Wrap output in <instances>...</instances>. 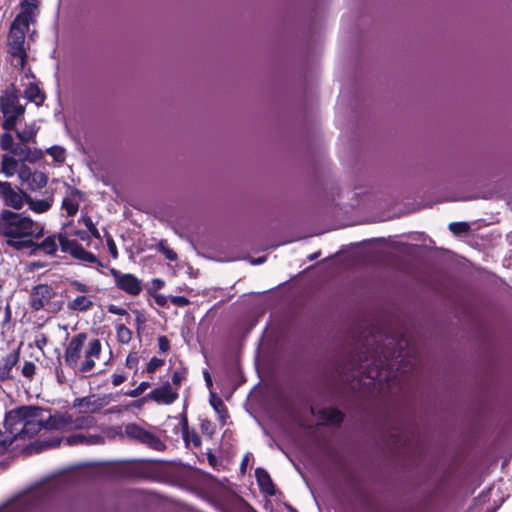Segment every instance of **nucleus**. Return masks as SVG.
Segmentation results:
<instances>
[{"instance_id": "17", "label": "nucleus", "mask_w": 512, "mask_h": 512, "mask_svg": "<svg viewBox=\"0 0 512 512\" xmlns=\"http://www.w3.org/2000/svg\"><path fill=\"white\" fill-rule=\"evenodd\" d=\"M312 413L316 414L323 424L340 425L344 419V414L336 408H324L317 413L312 408Z\"/></svg>"}, {"instance_id": "32", "label": "nucleus", "mask_w": 512, "mask_h": 512, "mask_svg": "<svg viewBox=\"0 0 512 512\" xmlns=\"http://www.w3.org/2000/svg\"><path fill=\"white\" fill-rule=\"evenodd\" d=\"M62 208L66 210L68 216H74L78 212L79 203L70 198H64Z\"/></svg>"}, {"instance_id": "53", "label": "nucleus", "mask_w": 512, "mask_h": 512, "mask_svg": "<svg viewBox=\"0 0 512 512\" xmlns=\"http://www.w3.org/2000/svg\"><path fill=\"white\" fill-rule=\"evenodd\" d=\"M152 283H153L155 289H161L165 284L164 281L159 278L153 279Z\"/></svg>"}, {"instance_id": "60", "label": "nucleus", "mask_w": 512, "mask_h": 512, "mask_svg": "<svg viewBox=\"0 0 512 512\" xmlns=\"http://www.w3.org/2000/svg\"><path fill=\"white\" fill-rule=\"evenodd\" d=\"M74 194L81 195V191H79V190L75 189V190H74Z\"/></svg>"}, {"instance_id": "6", "label": "nucleus", "mask_w": 512, "mask_h": 512, "mask_svg": "<svg viewBox=\"0 0 512 512\" xmlns=\"http://www.w3.org/2000/svg\"><path fill=\"white\" fill-rule=\"evenodd\" d=\"M0 111L3 115L1 123L5 131H11L25 114V106L20 104L18 91L14 85L6 89L0 97Z\"/></svg>"}, {"instance_id": "3", "label": "nucleus", "mask_w": 512, "mask_h": 512, "mask_svg": "<svg viewBox=\"0 0 512 512\" xmlns=\"http://www.w3.org/2000/svg\"><path fill=\"white\" fill-rule=\"evenodd\" d=\"M87 339L86 333H78L69 340L65 347L64 363L75 373L87 374L91 372L95 367L96 360L100 358L102 344L98 338H94L88 342L84 350V357L81 360Z\"/></svg>"}, {"instance_id": "51", "label": "nucleus", "mask_w": 512, "mask_h": 512, "mask_svg": "<svg viewBox=\"0 0 512 512\" xmlns=\"http://www.w3.org/2000/svg\"><path fill=\"white\" fill-rule=\"evenodd\" d=\"M154 300L157 305L164 307L167 304V297L161 294H157L154 296Z\"/></svg>"}, {"instance_id": "8", "label": "nucleus", "mask_w": 512, "mask_h": 512, "mask_svg": "<svg viewBox=\"0 0 512 512\" xmlns=\"http://www.w3.org/2000/svg\"><path fill=\"white\" fill-rule=\"evenodd\" d=\"M26 194V191L17 186H12L10 182L0 180V199L5 206L17 211L22 209Z\"/></svg>"}, {"instance_id": "52", "label": "nucleus", "mask_w": 512, "mask_h": 512, "mask_svg": "<svg viewBox=\"0 0 512 512\" xmlns=\"http://www.w3.org/2000/svg\"><path fill=\"white\" fill-rule=\"evenodd\" d=\"M60 442H61L60 438H55V439H52L51 441L43 442L41 444V446L44 448L57 447L60 444Z\"/></svg>"}, {"instance_id": "39", "label": "nucleus", "mask_w": 512, "mask_h": 512, "mask_svg": "<svg viewBox=\"0 0 512 512\" xmlns=\"http://www.w3.org/2000/svg\"><path fill=\"white\" fill-rule=\"evenodd\" d=\"M164 364V360L162 359H159V358H156V357H153L150 359V361L148 362L147 364V372L148 373H153L155 372L160 366H162Z\"/></svg>"}, {"instance_id": "38", "label": "nucleus", "mask_w": 512, "mask_h": 512, "mask_svg": "<svg viewBox=\"0 0 512 512\" xmlns=\"http://www.w3.org/2000/svg\"><path fill=\"white\" fill-rule=\"evenodd\" d=\"M21 12H25L28 8H30V16L34 17V11L37 9V1L36 0H22L21 1Z\"/></svg>"}, {"instance_id": "56", "label": "nucleus", "mask_w": 512, "mask_h": 512, "mask_svg": "<svg viewBox=\"0 0 512 512\" xmlns=\"http://www.w3.org/2000/svg\"><path fill=\"white\" fill-rule=\"evenodd\" d=\"M215 410L219 411V407H223V402L221 399H217L216 401L211 402Z\"/></svg>"}, {"instance_id": "31", "label": "nucleus", "mask_w": 512, "mask_h": 512, "mask_svg": "<svg viewBox=\"0 0 512 512\" xmlns=\"http://www.w3.org/2000/svg\"><path fill=\"white\" fill-rule=\"evenodd\" d=\"M46 152L52 156V158L59 163L65 161V149L60 146H52L46 150Z\"/></svg>"}, {"instance_id": "45", "label": "nucleus", "mask_w": 512, "mask_h": 512, "mask_svg": "<svg viewBox=\"0 0 512 512\" xmlns=\"http://www.w3.org/2000/svg\"><path fill=\"white\" fill-rule=\"evenodd\" d=\"M158 344H159V349L162 352H167L170 348L169 340L165 336H160L158 338Z\"/></svg>"}, {"instance_id": "29", "label": "nucleus", "mask_w": 512, "mask_h": 512, "mask_svg": "<svg viewBox=\"0 0 512 512\" xmlns=\"http://www.w3.org/2000/svg\"><path fill=\"white\" fill-rule=\"evenodd\" d=\"M19 358H20V353H19V350H13L12 352H10L9 354H7L3 360H2V365L4 368H7V369H10L12 371V369L17 365V363L19 362Z\"/></svg>"}, {"instance_id": "42", "label": "nucleus", "mask_w": 512, "mask_h": 512, "mask_svg": "<svg viewBox=\"0 0 512 512\" xmlns=\"http://www.w3.org/2000/svg\"><path fill=\"white\" fill-rule=\"evenodd\" d=\"M200 428H201L202 433H204V434H206L208 436H212V434L214 433V429L212 427V424L208 420H203L201 422Z\"/></svg>"}, {"instance_id": "36", "label": "nucleus", "mask_w": 512, "mask_h": 512, "mask_svg": "<svg viewBox=\"0 0 512 512\" xmlns=\"http://www.w3.org/2000/svg\"><path fill=\"white\" fill-rule=\"evenodd\" d=\"M35 371L36 365L31 361H26L22 367L21 373L25 378L31 380L35 375Z\"/></svg>"}, {"instance_id": "48", "label": "nucleus", "mask_w": 512, "mask_h": 512, "mask_svg": "<svg viewBox=\"0 0 512 512\" xmlns=\"http://www.w3.org/2000/svg\"><path fill=\"white\" fill-rule=\"evenodd\" d=\"M138 363V357L136 355L129 354L126 358V366L129 368L136 367Z\"/></svg>"}, {"instance_id": "1", "label": "nucleus", "mask_w": 512, "mask_h": 512, "mask_svg": "<svg viewBox=\"0 0 512 512\" xmlns=\"http://www.w3.org/2000/svg\"><path fill=\"white\" fill-rule=\"evenodd\" d=\"M44 409L39 406L23 405L5 413L2 440L7 443L5 454L16 440H29L42 431Z\"/></svg>"}, {"instance_id": "13", "label": "nucleus", "mask_w": 512, "mask_h": 512, "mask_svg": "<svg viewBox=\"0 0 512 512\" xmlns=\"http://www.w3.org/2000/svg\"><path fill=\"white\" fill-rule=\"evenodd\" d=\"M72 424V417L66 413H56L43 416L42 430H69Z\"/></svg>"}, {"instance_id": "40", "label": "nucleus", "mask_w": 512, "mask_h": 512, "mask_svg": "<svg viewBox=\"0 0 512 512\" xmlns=\"http://www.w3.org/2000/svg\"><path fill=\"white\" fill-rule=\"evenodd\" d=\"M107 310L111 314L126 316L127 317V322L129 323L130 315L127 312L126 309L121 308V307L116 306V305H109Z\"/></svg>"}, {"instance_id": "5", "label": "nucleus", "mask_w": 512, "mask_h": 512, "mask_svg": "<svg viewBox=\"0 0 512 512\" xmlns=\"http://www.w3.org/2000/svg\"><path fill=\"white\" fill-rule=\"evenodd\" d=\"M397 345L399 347L394 348L393 351L389 353H383L384 359L380 358L375 367L368 371L367 377L369 379L381 382L384 379L396 377V374H394V369L403 374L408 372L413 367L416 359L413 358L412 360H408L410 364V368H408L407 364H405L407 353L402 347V341Z\"/></svg>"}, {"instance_id": "54", "label": "nucleus", "mask_w": 512, "mask_h": 512, "mask_svg": "<svg viewBox=\"0 0 512 512\" xmlns=\"http://www.w3.org/2000/svg\"><path fill=\"white\" fill-rule=\"evenodd\" d=\"M207 458H208V462H209V464H210V465H212V466H216V464H217V458H216V456H215L214 454L209 453V454H208V456H207Z\"/></svg>"}, {"instance_id": "16", "label": "nucleus", "mask_w": 512, "mask_h": 512, "mask_svg": "<svg viewBox=\"0 0 512 512\" xmlns=\"http://www.w3.org/2000/svg\"><path fill=\"white\" fill-rule=\"evenodd\" d=\"M147 397L158 404H171L177 397V392L172 391L170 384L167 382L159 388L153 389Z\"/></svg>"}, {"instance_id": "34", "label": "nucleus", "mask_w": 512, "mask_h": 512, "mask_svg": "<svg viewBox=\"0 0 512 512\" xmlns=\"http://www.w3.org/2000/svg\"><path fill=\"white\" fill-rule=\"evenodd\" d=\"M469 229L470 226L466 222H453L449 225V230L455 235L466 233Z\"/></svg>"}, {"instance_id": "58", "label": "nucleus", "mask_w": 512, "mask_h": 512, "mask_svg": "<svg viewBox=\"0 0 512 512\" xmlns=\"http://www.w3.org/2000/svg\"><path fill=\"white\" fill-rule=\"evenodd\" d=\"M204 377H205L207 385L211 386L212 385V380H211L210 374L207 371L204 372Z\"/></svg>"}, {"instance_id": "33", "label": "nucleus", "mask_w": 512, "mask_h": 512, "mask_svg": "<svg viewBox=\"0 0 512 512\" xmlns=\"http://www.w3.org/2000/svg\"><path fill=\"white\" fill-rule=\"evenodd\" d=\"M80 221L83 222V224L87 227V229L89 230V232L91 233V235L94 238H96V239L101 238L100 233H99L98 229L96 228L95 224L93 223L90 216H87V215L83 216Z\"/></svg>"}, {"instance_id": "50", "label": "nucleus", "mask_w": 512, "mask_h": 512, "mask_svg": "<svg viewBox=\"0 0 512 512\" xmlns=\"http://www.w3.org/2000/svg\"><path fill=\"white\" fill-rule=\"evenodd\" d=\"M183 378L184 376L181 372L175 371L172 375V382L174 385L179 386Z\"/></svg>"}, {"instance_id": "2", "label": "nucleus", "mask_w": 512, "mask_h": 512, "mask_svg": "<svg viewBox=\"0 0 512 512\" xmlns=\"http://www.w3.org/2000/svg\"><path fill=\"white\" fill-rule=\"evenodd\" d=\"M0 236L15 250L34 247V239L44 236V227L21 213L3 209L0 212Z\"/></svg>"}, {"instance_id": "21", "label": "nucleus", "mask_w": 512, "mask_h": 512, "mask_svg": "<svg viewBox=\"0 0 512 512\" xmlns=\"http://www.w3.org/2000/svg\"><path fill=\"white\" fill-rule=\"evenodd\" d=\"M180 424L182 429V437L184 441L187 444L192 443L195 447H199L201 445V438L194 430L189 429L188 420L186 416H184L181 419Z\"/></svg>"}, {"instance_id": "43", "label": "nucleus", "mask_w": 512, "mask_h": 512, "mask_svg": "<svg viewBox=\"0 0 512 512\" xmlns=\"http://www.w3.org/2000/svg\"><path fill=\"white\" fill-rule=\"evenodd\" d=\"M107 245H108L109 252H110L111 256L113 258H117L118 257L117 247H116V244L111 236H109L107 238Z\"/></svg>"}, {"instance_id": "41", "label": "nucleus", "mask_w": 512, "mask_h": 512, "mask_svg": "<svg viewBox=\"0 0 512 512\" xmlns=\"http://www.w3.org/2000/svg\"><path fill=\"white\" fill-rule=\"evenodd\" d=\"M160 251L165 255V257L170 261L177 260V254L170 248L160 245Z\"/></svg>"}, {"instance_id": "27", "label": "nucleus", "mask_w": 512, "mask_h": 512, "mask_svg": "<svg viewBox=\"0 0 512 512\" xmlns=\"http://www.w3.org/2000/svg\"><path fill=\"white\" fill-rule=\"evenodd\" d=\"M117 340L122 344H128L132 340V331L124 323H116Z\"/></svg>"}, {"instance_id": "24", "label": "nucleus", "mask_w": 512, "mask_h": 512, "mask_svg": "<svg viewBox=\"0 0 512 512\" xmlns=\"http://www.w3.org/2000/svg\"><path fill=\"white\" fill-rule=\"evenodd\" d=\"M68 445L76 444H99L103 442V438L99 435L85 436L83 434L71 435L66 439Z\"/></svg>"}, {"instance_id": "22", "label": "nucleus", "mask_w": 512, "mask_h": 512, "mask_svg": "<svg viewBox=\"0 0 512 512\" xmlns=\"http://www.w3.org/2000/svg\"><path fill=\"white\" fill-rule=\"evenodd\" d=\"M38 127L35 124L26 125L21 130H16V136L19 139V142L22 143H36V136L38 132Z\"/></svg>"}, {"instance_id": "25", "label": "nucleus", "mask_w": 512, "mask_h": 512, "mask_svg": "<svg viewBox=\"0 0 512 512\" xmlns=\"http://www.w3.org/2000/svg\"><path fill=\"white\" fill-rule=\"evenodd\" d=\"M24 94L29 101L34 102L38 106L42 105L45 99L43 92L34 83H30L28 85V87L25 89Z\"/></svg>"}, {"instance_id": "59", "label": "nucleus", "mask_w": 512, "mask_h": 512, "mask_svg": "<svg viewBox=\"0 0 512 512\" xmlns=\"http://www.w3.org/2000/svg\"><path fill=\"white\" fill-rule=\"evenodd\" d=\"M247 462H248V458H247V457H245V458L243 459L242 463H241V468H242V469H243L244 467H246Z\"/></svg>"}, {"instance_id": "20", "label": "nucleus", "mask_w": 512, "mask_h": 512, "mask_svg": "<svg viewBox=\"0 0 512 512\" xmlns=\"http://www.w3.org/2000/svg\"><path fill=\"white\" fill-rule=\"evenodd\" d=\"M56 240H58V236H48L40 243L34 241V247H31L30 249H33L34 251L41 250L48 255H54L57 251Z\"/></svg>"}, {"instance_id": "10", "label": "nucleus", "mask_w": 512, "mask_h": 512, "mask_svg": "<svg viewBox=\"0 0 512 512\" xmlns=\"http://www.w3.org/2000/svg\"><path fill=\"white\" fill-rule=\"evenodd\" d=\"M58 242L63 252L71 254L74 258L91 264H100L98 258L86 251L76 240H69L65 235H58Z\"/></svg>"}, {"instance_id": "46", "label": "nucleus", "mask_w": 512, "mask_h": 512, "mask_svg": "<svg viewBox=\"0 0 512 512\" xmlns=\"http://www.w3.org/2000/svg\"><path fill=\"white\" fill-rule=\"evenodd\" d=\"M72 286L78 291V292H81V293H88L90 291V287L87 286L86 284H83L79 281H74L72 282Z\"/></svg>"}, {"instance_id": "26", "label": "nucleus", "mask_w": 512, "mask_h": 512, "mask_svg": "<svg viewBox=\"0 0 512 512\" xmlns=\"http://www.w3.org/2000/svg\"><path fill=\"white\" fill-rule=\"evenodd\" d=\"M96 420L91 415H82L77 417L76 419H72V424L70 425L71 428L75 429H88L93 426H95Z\"/></svg>"}, {"instance_id": "14", "label": "nucleus", "mask_w": 512, "mask_h": 512, "mask_svg": "<svg viewBox=\"0 0 512 512\" xmlns=\"http://www.w3.org/2000/svg\"><path fill=\"white\" fill-rule=\"evenodd\" d=\"M14 156L22 162L35 163L43 157V152L40 149L32 148L28 143L19 142L11 152Z\"/></svg>"}, {"instance_id": "11", "label": "nucleus", "mask_w": 512, "mask_h": 512, "mask_svg": "<svg viewBox=\"0 0 512 512\" xmlns=\"http://www.w3.org/2000/svg\"><path fill=\"white\" fill-rule=\"evenodd\" d=\"M115 285L118 289L131 296H137L142 292V282L134 274L121 273L115 268L110 269Z\"/></svg>"}, {"instance_id": "15", "label": "nucleus", "mask_w": 512, "mask_h": 512, "mask_svg": "<svg viewBox=\"0 0 512 512\" xmlns=\"http://www.w3.org/2000/svg\"><path fill=\"white\" fill-rule=\"evenodd\" d=\"M25 198V203L28 205V208L35 213L47 212L52 207L54 201L53 191L48 190H45L42 199H36L28 193Z\"/></svg>"}, {"instance_id": "28", "label": "nucleus", "mask_w": 512, "mask_h": 512, "mask_svg": "<svg viewBox=\"0 0 512 512\" xmlns=\"http://www.w3.org/2000/svg\"><path fill=\"white\" fill-rule=\"evenodd\" d=\"M73 407L86 408L87 411L95 412L99 409L96 401H92L90 397L76 398Z\"/></svg>"}, {"instance_id": "9", "label": "nucleus", "mask_w": 512, "mask_h": 512, "mask_svg": "<svg viewBox=\"0 0 512 512\" xmlns=\"http://www.w3.org/2000/svg\"><path fill=\"white\" fill-rule=\"evenodd\" d=\"M18 177L22 185L26 186V190L30 192H36L44 188L48 183V176L44 172L33 171L25 164H21Z\"/></svg>"}, {"instance_id": "47", "label": "nucleus", "mask_w": 512, "mask_h": 512, "mask_svg": "<svg viewBox=\"0 0 512 512\" xmlns=\"http://www.w3.org/2000/svg\"><path fill=\"white\" fill-rule=\"evenodd\" d=\"M12 378V371L10 369L4 368L3 366H0V380L4 381Z\"/></svg>"}, {"instance_id": "57", "label": "nucleus", "mask_w": 512, "mask_h": 512, "mask_svg": "<svg viewBox=\"0 0 512 512\" xmlns=\"http://www.w3.org/2000/svg\"><path fill=\"white\" fill-rule=\"evenodd\" d=\"M10 318H11V310H10L9 305H7L5 308V322H9Z\"/></svg>"}, {"instance_id": "37", "label": "nucleus", "mask_w": 512, "mask_h": 512, "mask_svg": "<svg viewBox=\"0 0 512 512\" xmlns=\"http://www.w3.org/2000/svg\"><path fill=\"white\" fill-rule=\"evenodd\" d=\"M136 318H135V324H136V330L137 333L140 334L141 331L144 329L145 324L147 322V318L144 313L136 310L135 311Z\"/></svg>"}, {"instance_id": "19", "label": "nucleus", "mask_w": 512, "mask_h": 512, "mask_svg": "<svg viewBox=\"0 0 512 512\" xmlns=\"http://www.w3.org/2000/svg\"><path fill=\"white\" fill-rule=\"evenodd\" d=\"M18 161L7 154H4L1 158V169L0 172L3 173L7 178L14 176L20 169Z\"/></svg>"}, {"instance_id": "49", "label": "nucleus", "mask_w": 512, "mask_h": 512, "mask_svg": "<svg viewBox=\"0 0 512 512\" xmlns=\"http://www.w3.org/2000/svg\"><path fill=\"white\" fill-rule=\"evenodd\" d=\"M126 380V377L124 375H121V374H113L112 375V384L114 386H119L120 384H122L124 381Z\"/></svg>"}, {"instance_id": "35", "label": "nucleus", "mask_w": 512, "mask_h": 512, "mask_svg": "<svg viewBox=\"0 0 512 512\" xmlns=\"http://www.w3.org/2000/svg\"><path fill=\"white\" fill-rule=\"evenodd\" d=\"M150 387V383L143 381L135 389L125 392L126 396L136 398L143 394Z\"/></svg>"}, {"instance_id": "12", "label": "nucleus", "mask_w": 512, "mask_h": 512, "mask_svg": "<svg viewBox=\"0 0 512 512\" xmlns=\"http://www.w3.org/2000/svg\"><path fill=\"white\" fill-rule=\"evenodd\" d=\"M56 295L54 289L47 284H39L32 288L29 296V304L33 310H40L48 305Z\"/></svg>"}, {"instance_id": "18", "label": "nucleus", "mask_w": 512, "mask_h": 512, "mask_svg": "<svg viewBox=\"0 0 512 512\" xmlns=\"http://www.w3.org/2000/svg\"><path fill=\"white\" fill-rule=\"evenodd\" d=\"M255 477L263 492L271 496L275 494V487L272 479L264 468H257L255 470Z\"/></svg>"}, {"instance_id": "30", "label": "nucleus", "mask_w": 512, "mask_h": 512, "mask_svg": "<svg viewBox=\"0 0 512 512\" xmlns=\"http://www.w3.org/2000/svg\"><path fill=\"white\" fill-rule=\"evenodd\" d=\"M17 143H14L13 136L10 133V131H6L3 133L0 137V147L4 151H9L10 153L15 148V145Z\"/></svg>"}, {"instance_id": "23", "label": "nucleus", "mask_w": 512, "mask_h": 512, "mask_svg": "<svg viewBox=\"0 0 512 512\" xmlns=\"http://www.w3.org/2000/svg\"><path fill=\"white\" fill-rule=\"evenodd\" d=\"M93 306V302L89 297L85 295H79L72 301H69L67 304V308L72 311L77 312H85L91 309Z\"/></svg>"}, {"instance_id": "4", "label": "nucleus", "mask_w": 512, "mask_h": 512, "mask_svg": "<svg viewBox=\"0 0 512 512\" xmlns=\"http://www.w3.org/2000/svg\"><path fill=\"white\" fill-rule=\"evenodd\" d=\"M30 8L25 12L19 13L13 20L7 37L8 53L17 60L15 67L23 70L27 61V52L25 47L26 31L29 28L33 17L30 16Z\"/></svg>"}, {"instance_id": "44", "label": "nucleus", "mask_w": 512, "mask_h": 512, "mask_svg": "<svg viewBox=\"0 0 512 512\" xmlns=\"http://www.w3.org/2000/svg\"><path fill=\"white\" fill-rule=\"evenodd\" d=\"M171 302L176 306L183 307L189 303V300L184 296H173Z\"/></svg>"}, {"instance_id": "55", "label": "nucleus", "mask_w": 512, "mask_h": 512, "mask_svg": "<svg viewBox=\"0 0 512 512\" xmlns=\"http://www.w3.org/2000/svg\"><path fill=\"white\" fill-rule=\"evenodd\" d=\"M146 399H149V398H148L147 396H145V397H143L142 399H140V400H137V401L133 402V403L131 404V406H132V407H137V408H139V407H141V405L146 401Z\"/></svg>"}, {"instance_id": "7", "label": "nucleus", "mask_w": 512, "mask_h": 512, "mask_svg": "<svg viewBox=\"0 0 512 512\" xmlns=\"http://www.w3.org/2000/svg\"><path fill=\"white\" fill-rule=\"evenodd\" d=\"M124 435L131 441L146 445L157 451H162L165 448V444L156 434L136 423H128L125 425Z\"/></svg>"}]
</instances>
